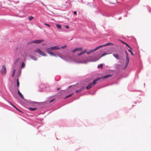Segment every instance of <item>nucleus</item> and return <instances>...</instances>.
Wrapping results in <instances>:
<instances>
[{"label":"nucleus","instance_id":"f257e3e1","mask_svg":"<svg viewBox=\"0 0 151 151\" xmlns=\"http://www.w3.org/2000/svg\"><path fill=\"white\" fill-rule=\"evenodd\" d=\"M79 86H80L79 84V83L78 82H77L76 84L68 86L66 90H61V92H65L67 91H68V92L72 91L74 94L75 93H77L80 92L83 90H85V86H82L79 89L76 90V88L79 87Z\"/></svg>","mask_w":151,"mask_h":151},{"label":"nucleus","instance_id":"f03ea898","mask_svg":"<svg viewBox=\"0 0 151 151\" xmlns=\"http://www.w3.org/2000/svg\"><path fill=\"white\" fill-rule=\"evenodd\" d=\"M37 102V103L33 104H31L30 103L28 104H26L27 105H30L33 106H35L34 105L37 104L36 106L35 107H28L27 108V109L31 111H34L36 110L39 111H42L43 110V108L46 107V105H44L45 102Z\"/></svg>","mask_w":151,"mask_h":151},{"label":"nucleus","instance_id":"7ed1b4c3","mask_svg":"<svg viewBox=\"0 0 151 151\" xmlns=\"http://www.w3.org/2000/svg\"><path fill=\"white\" fill-rule=\"evenodd\" d=\"M61 90L58 93L52 96H50L48 98V99L46 101L44 102L45 103L44 105H46V107L47 106V104H51L56 99V98H61V96L62 95L63 92H61Z\"/></svg>","mask_w":151,"mask_h":151},{"label":"nucleus","instance_id":"20e7f679","mask_svg":"<svg viewBox=\"0 0 151 151\" xmlns=\"http://www.w3.org/2000/svg\"><path fill=\"white\" fill-rule=\"evenodd\" d=\"M81 1L83 3L85 4L90 8L98 9V5L101 3V0H93L92 2H86Z\"/></svg>","mask_w":151,"mask_h":151},{"label":"nucleus","instance_id":"39448f33","mask_svg":"<svg viewBox=\"0 0 151 151\" xmlns=\"http://www.w3.org/2000/svg\"><path fill=\"white\" fill-rule=\"evenodd\" d=\"M129 1L125 5V8L128 11H129L132 8L137 5L140 0H129Z\"/></svg>","mask_w":151,"mask_h":151},{"label":"nucleus","instance_id":"423d86ee","mask_svg":"<svg viewBox=\"0 0 151 151\" xmlns=\"http://www.w3.org/2000/svg\"><path fill=\"white\" fill-rule=\"evenodd\" d=\"M17 93L18 95L24 101V104H28L30 103L31 104H33L37 103L36 101H33L31 100H27L25 99L24 98L23 95L19 91V88H17Z\"/></svg>","mask_w":151,"mask_h":151},{"label":"nucleus","instance_id":"0eeeda50","mask_svg":"<svg viewBox=\"0 0 151 151\" xmlns=\"http://www.w3.org/2000/svg\"><path fill=\"white\" fill-rule=\"evenodd\" d=\"M31 125L36 128H38L43 125L41 123V121L38 120L37 119L31 121L29 123Z\"/></svg>","mask_w":151,"mask_h":151},{"label":"nucleus","instance_id":"6e6552de","mask_svg":"<svg viewBox=\"0 0 151 151\" xmlns=\"http://www.w3.org/2000/svg\"><path fill=\"white\" fill-rule=\"evenodd\" d=\"M100 3L98 5V9H96L97 10V11H95V12L96 13H100L101 14H102L104 16H106L107 17H109L111 16L113 17L111 13H109L107 12H102L101 11V7L100 6Z\"/></svg>","mask_w":151,"mask_h":151},{"label":"nucleus","instance_id":"1a4fd4ad","mask_svg":"<svg viewBox=\"0 0 151 151\" xmlns=\"http://www.w3.org/2000/svg\"><path fill=\"white\" fill-rule=\"evenodd\" d=\"M137 57L138 58V59L139 60V65L138 67V69H140L139 70H138L136 72L135 74V78H137V79H138V74L139 73L140 71L141 70H142L143 67L142 65V62L141 60H140V55H139V53H138L137 55Z\"/></svg>","mask_w":151,"mask_h":151},{"label":"nucleus","instance_id":"9d476101","mask_svg":"<svg viewBox=\"0 0 151 151\" xmlns=\"http://www.w3.org/2000/svg\"><path fill=\"white\" fill-rule=\"evenodd\" d=\"M99 78H96L94 79L93 81L89 83H88L87 85L85 86V89L88 90L91 88L93 86L96 84L97 82L99 81Z\"/></svg>","mask_w":151,"mask_h":151},{"label":"nucleus","instance_id":"9b49d317","mask_svg":"<svg viewBox=\"0 0 151 151\" xmlns=\"http://www.w3.org/2000/svg\"><path fill=\"white\" fill-rule=\"evenodd\" d=\"M39 91L40 92L43 91H49V88L45 84H41L39 87Z\"/></svg>","mask_w":151,"mask_h":151},{"label":"nucleus","instance_id":"f8f14e48","mask_svg":"<svg viewBox=\"0 0 151 151\" xmlns=\"http://www.w3.org/2000/svg\"><path fill=\"white\" fill-rule=\"evenodd\" d=\"M113 55L117 60H120V63H122V61L123 62L124 61V60L122 59L123 57L121 54L119 55L117 53H114Z\"/></svg>","mask_w":151,"mask_h":151},{"label":"nucleus","instance_id":"ddd939ff","mask_svg":"<svg viewBox=\"0 0 151 151\" xmlns=\"http://www.w3.org/2000/svg\"><path fill=\"white\" fill-rule=\"evenodd\" d=\"M35 52L38 53L42 56L46 57L47 55L39 48H37L34 50Z\"/></svg>","mask_w":151,"mask_h":151},{"label":"nucleus","instance_id":"4468645a","mask_svg":"<svg viewBox=\"0 0 151 151\" xmlns=\"http://www.w3.org/2000/svg\"><path fill=\"white\" fill-rule=\"evenodd\" d=\"M124 51H125V53L126 54V61H125V64L124 65V67L123 68L124 69H125L127 67V66L128 65L129 62V58L128 56V53L127 52V50H125Z\"/></svg>","mask_w":151,"mask_h":151},{"label":"nucleus","instance_id":"2eb2a0df","mask_svg":"<svg viewBox=\"0 0 151 151\" xmlns=\"http://www.w3.org/2000/svg\"><path fill=\"white\" fill-rule=\"evenodd\" d=\"M124 51H125V53L126 54V61H125V64L124 65V67L123 68L124 69H125L127 67V66L128 65L129 62V58L128 56V53L127 52V50H125Z\"/></svg>","mask_w":151,"mask_h":151},{"label":"nucleus","instance_id":"dca6fc26","mask_svg":"<svg viewBox=\"0 0 151 151\" xmlns=\"http://www.w3.org/2000/svg\"><path fill=\"white\" fill-rule=\"evenodd\" d=\"M0 73L3 75H5L6 73V67L5 65H2V68L0 69Z\"/></svg>","mask_w":151,"mask_h":151},{"label":"nucleus","instance_id":"f3484780","mask_svg":"<svg viewBox=\"0 0 151 151\" xmlns=\"http://www.w3.org/2000/svg\"><path fill=\"white\" fill-rule=\"evenodd\" d=\"M113 75V73H112V74H107V75H106L104 76H103L101 77H97V78H99V81L101 80V79L104 80L106 79L109 78L111 76Z\"/></svg>","mask_w":151,"mask_h":151},{"label":"nucleus","instance_id":"a211bd4d","mask_svg":"<svg viewBox=\"0 0 151 151\" xmlns=\"http://www.w3.org/2000/svg\"><path fill=\"white\" fill-rule=\"evenodd\" d=\"M13 81L14 83V86H15L16 85L17 88H19V79L18 78L15 79L14 78L13 80Z\"/></svg>","mask_w":151,"mask_h":151},{"label":"nucleus","instance_id":"6ab92c4d","mask_svg":"<svg viewBox=\"0 0 151 151\" xmlns=\"http://www.w3.org/2000/svg\"><path fill=\"white\" fill-rule=\"evenodd\" d=\"M42 50H44L47 53L49 54L50 55L52 52H51V49L50 48V47H48L46 48L44 47V48L42 49Z\"/></svg>","mask_w":151,"mask_h":151},{"label":"nucleus","instance_id":"aec40b11","mask_svg":"<svg viewBox=\"0 0 151 151\" xmlns=\"http://www.w3.org/2000/svg\"><path fill=\"white\" fill-rule=\"evenodd\" d=\"M88 61L89 62H95L98 60L99 58H97L96 57L93 56H90L88 57Z\"/></svg>","mask_w":151,"mask_h":151},{"label":"nucleus","instance_id":"412c9836","mask_svg":"<svg viewBox=\"0 0 151 151\" xmlns=\"http://www.w3.org/2000/svg\"><path fill=\"white\" fill-rule=\"evenodd\" d=\"M67 92H70V93L69 94L66 95L64 97V99H67V98H68V97L73 95V93H72V91L71 92H68V91H66L65 92L63 93L62 95L61 96V97H62V95H64V93H67Z\"/></svg>","mask_w":151,"mask_h":151},{"label":"nucleus","instance_id":"4be33fe9","mask_svg":"<svg viewBox=\"0 0 151 151\" xmlns=\"http://www.w3.org/2000/svg\"><path fill=\"white\" fill-rule=\"evenodd\" d=\"M44 41L45 40L43 39L35 40H33V42L36 44H39Z\"/></svg>","mask_w":151,"mask_h":151},{"label":"nucleus","instance_id":"5701e85b","mask_svg":"<svg viewBox=\"0 0 151 151\" xmlns=\"http://www.w3.org/2000/svg\"><path fill=\"white\" fill-rule=\"evenodd\" d=\"M21 69H19L18 71L17 72V73L15 76V77L14 78L15 79H17L18 78L19 79V77L20 76L21 73Z\"/></svg>","mask_w":151,"mask_h":151},{"label":"nucleus","instance_id":"b1692460","mask_svg":"<svg viewBox=\"0 0 151 151\" xmlns=\"http://www.w3.org/2000/svg\"><path fill=\"white\" fill-rule=\"evenodd\" d=\"M82 47H76L74 49L71 50V52L72 53H74L76 51H78L82 50Z\"/></svg>","mask_w":151,"mask_h":151},{"label":"nucleus","instance_id":"393cba45","mask_svg":"<svg viewBox=\"0 0 151 151\" xmlns=\"http://www.w3.org/2000/svg\"><path fill=\"white\" fill-rule=\"evenodd\" d=\"M26 61V60L25 59V58L24 57V61H22V62L20 64V65L21 68H23L25 67V63Z\"/></svg>","mask_w":151,"mask_h":151},{"label":"nucleus","instance_id":"a878e982","mask_svg":"<svg viewBox=\"0 0 151 151\" xmlns=\"http://www.w3.org/2000/svg\"><path fill=\"white\" fill-rule=\"evenodd\" d=\"M52 50H58L60 49V47L58 45H55L50 47Z\"/></svg>","mask_w":151,"mask_h":151},{"label":"nucleus","instance_id":"bb28decb","mask_svg":"<svg viewBox=\"0 0 151 151\" xmlns=\"http://www.w3.org/2000/svg\"><path fill=\"white\" fill-rule=\"evenodd\" d=\"M115 44L114 43L111 42H109L103 44L104 47H105L108 46H113Z\"/></svg>","mask_w":151,"mask_h":151},{"label":"nucleus","instance_id":"cd10ccee","mask_svg":"<svg viewBox=\"0 0 151 151\" xmlns=\"http://www.w3.org/2000/svg\"><path fill=\"white\" fill-rule=\"evenodd\" d=\"M95 51H95V50L94 49V48L92 49L91 50H90L87 51V54L88 55H89L90 54H91L93 53Z\"/></svg>","mask_w":151,"mask_h":151},{"label":"nucleus","instance_id":"c85d7f7f","mask_svg":"<svg viewBox=\"0 0 151 151\" xmlns=\"http://www.w3.org/2000/svg\"><path fill=\"white\" fill-rule=\"evenodd\" d=\"M11 93L14 98L16 99H17L18 98V96L16 91H12L11 92Z\"/></svg>","mask_w":151,"mask_h":151},{"label":"nucleus","instance_id":"c756f323","mask_svg":"<svg viewBox=\"0 0 151 151\" xmlns=\"http://www.w3.org/2000/svg\"><path fill=\"white\" fill-rule=\"evenodd\" d=\"M30 58L32 59V60H34L35 61H37L38 60V58L36 57L35 56L33 55H29Z\"/></svg>","mask_w":151,"mask_h":151},{"label":"nucleus","instance_id":"7c9ffc66","mask_svg":"<svg viewBox=\"0 0 151 151\" xmlns=\"http://www.w3.org/2000/svg\"><path fill=\"white\" fill-rule=\"evenodd\" d=\"M103 47H104L103 45H99V46L96 47H95L94 48V49L95 50V51H96V50L100 49V48H101Z\"/></svg>","mask_w":151,"mask_h":151},{"label":"nucleus","instance_id":"2f4dec72","mask_svg":"<svg viewBox=\"0 0 151 151\" xmlns=\"http://www.w3.org/2000/svg\"><path fill=\"white\" fill-rule=\"evenodd\" d=\"M128 50L129 52L130 53L132 56H133L134 55V54L132 52V47L131 48H129V49Z\"/></svg>","mask_w":151,"mask_h":151},{"label":"nucleus","instance_id":"473e14b6","mask_svg":"<svg viewBox=\"0 0 151 151\" xmlns=\"http://www.w3.org/2000/svg\"><path fill=\"white\" fill-rule=\"evenodd\" d=\"M56 26L58 29H61V26L60 24H56Z\"/></svg>","mask_w":151,"mask_h":151},{"label":"nucleus","instance_id":"72a5a7b5","mask_svg":"<svg viewBox=\"0 0 151 151\" xmlns=\"http://www.w3.org/2000/svg\"><path fill=\"white\" fill-rule=\"evenodd\" d=\"M7 102L9 104L11 105L13 107L15 108H16V106L14 105V104H13L11 102H10L9 101H7Z\"/></svg>","mask_w":151,"mask_h":151},{"label":"nucleus","instance_id":"f704fd0d","mask_svg":"<svg viewBox=\"0 0 151 151\" xmlns=\"http://www.w3.org/2000/svg\"><path fill=\"white\" fill-rule=\"evenodd\" d=\"M15 71L16 69L15 68H14L13 70L12 74V78H13L14 77Z\"/></svg>","mask_w":151,"mask_h":151},{"label":"nucleus","instance_id":"c9c22d12","mask_svg":"<svg viewBox=\"0 0 151 151\" xmlns=\"http://www.w3.org/2000/svg\"><path fill=\"white\" fill-rule=\"evenodd\" d=\"M21 13H20L18 15V16L19 17H21V18H23L25 17L26 16V14H24L23 15H20Z\"/></svg>","mask_w":151,"mask_h":151},{"label":"nucleus","instance_id":"e433bc0d","mask_svg":"<svg viewBox=\"0 0 151 151\" xmlns=\"http://www.w3.org/2000/svg\"><path fill=\"white\" fill-rule=\"evenodd\" d=\"M104 64L103 63H101L100 64H99L98 65L97 68H102L103 67Z\"/></svg>","mask_w":151,"mask_h":151},{"label":"nucleus","instance_id":"4c0bfd02","mask_svg":"<svg viewBox=\"0 0 151 151\" xmlns=\"http://www.w3.org/2000/svg\"><path fill=\"white\" fill-rule=\"evenodd\" d=\"M59 55L57 54H55L53 52L51 55V56H54L56 57H57L58 56H59Z\"/></svg>","mask_w":151,"mask_h":151},{"label":"nucleus","instance_id":"58836bf2","mask_svg":"<svg viewBox=\"0 0 151 151\" xmlns=\"http://www.w3.org/2000/svg\"><path fill=\"white\" fill-rule=\"evenodd\" d=\"M60 79V76L56 77L55 78V81H59Z\"/></svg>","mask_w":151,"mask_h":151},{"label":"nucleus","instance_id":"ea45409f","mask_svg":"<svg viewBox=\"0 0 151 151\" xmlns=\"http://www.w3.org/2000/svg\"><path fill=\"white\" fill-rule=\"evenodd\" d=\"M34 17L33 16H29L28 17V19L29 21H31Z\"/></svg>","mask_w":151,"mask_h":151},{"label":"nucleus","instance_id":"a19ab883","mask_svg":"<svg viewBox=\"0 0 151 151\" xmlns=\"http://www.w3.org/2000/svg\"><path fill=\"white\" fill-rule=\"evenodd\" d=\"M67 45L66 44H65L63 46H62L61 47H60V49H65L67 48Z\"/></svg>","mask_w":151,"mask_h":151},{"label":"nucleus","instance_id":"79ce46f5","mask_svg":"<svg viewBox=\"0 0 151 151\" xmlns=\"http://www.w3.org/2000/svg\"><path fill=\"white\" fill-rule=\"evenodd\" d=\"M108 54V53H107L106 52H104L101 54V57H100V58H100L101 57L104 56Z\"/></svg>","mask_w":151,"mask_h":151},{"label":"nucleus","instance_id":"37998d69","mask_svg":"<svg viewBox=\"0 0 151 151\" xmlns=\"http://www.w3.org/2000/svg\"><path fill=\"white\" fill-rule=\"evenodd\" d=\"M147 9L148 11V12L150 13H151V8H150V7L149 6H147Z\"/></svg>","mask_w":151,"mask_h":151},{"label":"nucleus","instance_id":"c03bdc74","mask_svg":"<svg viewBox=\"0 0 151 151\" xmlns=\"http://www.w3.org/2000/svg\"><path fill=\"white\" fill-rule=\"evenodd\" d=\"M44 24L48 27H50L51 26L50 25V24L46 23H44Z\"/></svg>","mask_w":151,"mask_h":151},{"label":"nucleus","instance_id":"a18cd8bd","mask_svg":"<svg viewBox=\"0 0 151 151\" xmlns=\"http://www.w3.org/2000/svg\"><path fill=\"white\" fill-rule=\"evenodd\" d=\"M82 55L83 54L81 51L79 52H77V55L78 56H80Z\"/></svg>","mask_w":151,"mask_h":151},{"label":"nucleus","instance_id":"49530a36","mask_svg":"<svg viewBox=\"0 0 151 151\" xmlns=\"http://www.w3.org/2000/svg\"><path fill=\"white\" fill-rule=\"evenodd\" d=\"M19 58H17V59L15 60V61H14V64L15 65L17 63H18V62L19 61Z\"/></svg>","mask_w":151,"mask_h":151},{"label":"nucleus","instance_id":"de8ad7c7","mask_svg":"<svg viewBox=\"0 0 151 151\" xmlns=\"http://www.w3.org/2000/svg\"><path fill=\"white\" fill-rule=\"evenodd\" d=\"M87 49H86L84 50H83V51H81V52H82V53L83 55L84 54V53H87Z\"/></svg>","mask_w":151,"mask_h":151},{"label":"nucleus","instance_id":"09e8293b","mask_svg":"<svg viewBox=\"0 0 151 151\" xmlns=\"http://www.w3.org/2000/svg\"><path fill=\"white\" fill-rule=\"evenodd\" d=\"M15 109L17 111H18L19 112H21V113H23L22 111H21L20 109H18L16 107V108H15Z\"/></svg>","mask_w":151,"mask_h":151},{"label":"nucleus","instance_id":"8fccbe9b","mask_svg":"<svg viewBox=\"0 0 151 151\" xmlns=\"http://www.w3.org/2000/svg\"><path fill=\"white\" fill-rule=\"evenodd\" d=\"M82 95V94H81L80 96H81ZM80 96H78V95L77 96H75L74 98V99H78L79 98V97H80Z\"/></svg>","mask_w":151,"mask_h":151},{"label":"nucleus","instance_id":"3c124183","mask_svg":"<svg viewBox=\"0 0 151 151\" xmlns=\"http://www.w3.org/2000/svg\"><path fill=\"white\" fill-rule=\"evenodd\" d=\"M59 57L60 58H61L63 60H67V59L63 57L62 56L59 55Z\"/></svg>","mask_w":151,"mask_h":151},{"label":"nucleus","instance_id":"603ef678","mask_svg":"<svg viewBox=\"0 0 151 151\" xmlns=\"http://www.w3.org/2000/svg\"><path fill=\"white\" fill-rule=\"evenodd\" d=\"M18 47H17L14 51L15 53H17V52L18 51Z\"/></svg>","mask_w":151,"mask_h":151},{"label":"nucleus","instance_id":"864d4df0","mask_svg":"<svg viewBox=\"0 0 151 151\" xmlns=\"http://www.w3.org/2000/svg\"><path fill=\"white\" fill-rule=\"evenodd\" d=\"M32 43H35L34 42H33V40L31 41H30L27 43L28 44H31Z\"/></svg>","mask_w":151,"mask_h":151},{"label":"nucleus","instance_id":"5fc2aeb1","mask_svg":"<svg viewBox=\"0 0 151 151\" xmlns=\"http://www.w3.org/2000/svg\"><path fill=\"white\" fill-rule=\"evenodd\" d=\"M125 45H126V46L128 47L129 48H131V46H130L128 44H127V43H126Z\"/></svg>","mask_w":151,"mask_h":151},{"label":"nucleus","instance_id":"6e6d98bb","mask_svg":"<svg viewBox=\"0 0 151 151\" xmlns=\"http://www.w3.org/2000/svg\"><path fill=\"white\" fill-rule=\"evenodd\" d=\"M65 28L67 29H68L69 28V27L68 26V25H65Z\"/></svg>","mask_w":151,"mask_h":151},{"label":"nucleus","instance_id":"4d7b16f0","mask_svg":"<svg viewBox=\"0 0 151 151\" xmlns=\"http://www.w3.org/2000/svg\"><path fill=\"white\" fill-rule=\"evenodd\" d=\"M1 97L5 100L7 102V101H9V100L6 99V98L5 97H4V96H1Z\"/></svg>","mask_w":151,"mask_h":151},{"label":"nucleus","instance_id":"13d9d810","mask_svg":"<svg viewBox=\"0 0 151 151\" xmlns=\"http://www.w3.org/2000/svg\"><path fill=\"white\" fill-rule=\"evenodd\" d=\"M77 14V12L76 11H74L73 12V14L75 15H76Z\"/></svg>","mask_w":151,"mask_h":151},{"label":"nucleus","instance_id":"bf43d9fd","mask_svg":"<svg viewBox=\"0 0 151 151\" xmlns=\"http://www.w3.org/2000/svg\"><path fill=\"white\" fill-rule=\"evenodd\" d=\"M118 41L122 43V42H123V41L122 40L120 39H118Z\"/></svg>","mask_w":151,"mask_h":151},{"label":"nucleus","instance_id":"052dcab7","mask_svg":"<svg viewBox=\"0 0 151 151\" xmlns=\"http://www.w3.org/2000/svg\"><path fill=\"white\" fill-rule=\"evenodd\" d=\"M141 102V101H136L134 102V103L135 104H136L137 102L139 103H140Z\"/></svg>","mask_w":151,"mask_h":151},{"label":"nucleus","instance_id":"680f3d73","mask_svg":"<svg viewBox=\"0 0 151 151\" xmlns=\"http://www.w3.org/2000/svg\"><path fill=\"white\" fill-rule=\"evenodd\" d=\"M96 90L94 91L93 93H91V94L92 95H94V94H95V93H96Z\"/></svg>","mask_w":151,"mask_h":151},{"label":"nucleus","instance_id":"e2e57ef3","mask_svg":"<svg viewBox=\"0 0 151 151\" xmlns=\"http://www.w3.org/2000/svg\"><path fill=\"white\" fill-rule=\"evenodd\" d=\"M45 112V111H43V112H41L40 113H39L38 115H39V114H44Z\"/></svg>","mask_w":151,"mask_h":151},{"label":"nucleus","instance_id":"0e129e2a","mask_svg":"<svg viewBox=\"0 0 151 151\" xmlns=\"http://www.w3.org/2000/svg\"><path fill=\"white\" fill-rule=\"evenodd\" d=\"M101 52V50H100L99 51H97V52L98 53V54H99Z\"/></svg>","mask_w":151,"mask_h":151},{"label":"nucleus","instance_id":"69168bd1","mask_svg":"<svg viewBox=\"0 0 151 151\" xmlns=\"http://www.w3.org/2000/svg\"><path fill=\"white\" fill-rule=\"evenodd\" d=\"M60 87H58V88H57V89H56V90L57 91H58V90H60Z\"/></svg>","mask_w":151,"mask_h":151},{"label":"nucleus","instance_id":"338daca9","mask_svg":"<svg viewBox=\"0 0 151 151\" xmlns=\"http://www.w3.org/2000/svg\"><path fill=\"white\" fill-rule=\"evenodd\" d=\"M41 45H45L46 44L45 43H42Z\"/></svg>","mask_w":151,"mask_h":151},{"label":"nucleus","instance_id":"774afa93","mask_svg":"<svg viewBox=\"0 0 151 151\" xmlns=\"http://www.w3.org/2000/svg\"><path fill=\"white\" fill-rule=\"evenodd\" d=\"M126 42H124V41H123V42H122V44H125H125H126Z\"/></svg>","mask_w":151,"mask_h":151}]
</instances>
